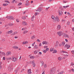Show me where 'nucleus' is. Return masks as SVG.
Listing matches in <instances>:
<instances>
[{
    "instance_id": "1",
    "label": "nucleus",
    "mask_w": 74,
    "mask_h": 74,
    "mask_svg": "<svg viewBox=\"0 0 74 74\" xmlns=\"http://www.w3.org/2000/svg\"><path fill=\"white\" fill-rule=\"evenodd\" d=\"M51 18L53 19V22H56L57 21L59 22V19L58 16H56V17H55L54 16H51Z\"/></svg>"
},
{
    "instance_id": "2",
    "label": "nucleus",
    "mask_w": 74,
    "mask_h": 74,
    "mask_svg": "<svg viewBox=\"0 0 74 74\" xmlns=\"http://www.w3.org/2000/svg\"><path fill=\"white\" fill-rule=\"evenodd\" d=\"M55 73V68H51L50 70V74H53Z\"/></svg>"
},
{
    "instance_id": "3",
    "label": "nucleus",
    "mask_w": 74,
    "mask_h": 74,
    "mask_svg": "<svg viewBox=\"0 0 74 74\" xmlns=\"http://www.w3.org/2000/svg\"><path fill=\"white\" fill-rule=\"evenodd\" d=\"M6 18H8V19H12V20L14 19V18L11 16H9L8 17L7 16L6 17Z\"/></svg>"
},
{
    "instance_id": "4",
    "label": "nucleus",
    "mask_w": 74,
    "mask_h": 74,
    "mask_svg": "<svg viewBox=\"0 0 74 74\" xmlns=\"http://www.w3.org/2000/svg\"><path fill=\"white\" fill-rule=\"evenodd\" d=\"M42 10V8L39 7L38 8V9L36 10V11L41 12Z\"/></svg>"
},
{
    "instance_id": "5",
    "label": "nucleus",
    "mask_w": 74,
    "mask_h": 74,
    "mask_svg": "<svg viewBox=\"0 0 74 74\" xmlns=\"http://www.w3.org/2000/svg\"><path fill=\"white\" fill-rule=\"evenodd\" d=\"M58 12L59 13V15L60 16H61L63 14V12H62V11L60 10H58Z\"/></svg>"
},
{
    "instance_id": "6",
    "label": "nucleus",
    "mask_w": 74,
    "mask_h": 74,
    "mask_svg": "<svg viewBox=\"0 0 74 74\" xmlns=\"http://www.w3.org/2000/svg\"><path fill=\"white\" fill-rule=\"evenodd\" d=\"M58 35H59V36H61L62 34H63V33H62V32H58L57 33Z\"/></svg>"
},
{
    "instance_id": "7",
    "label": "nucleus",
    "mask_w": 74,
    "mask_h": 74,
    "mask_svg": "<svg viewBox=\"0 0 74 74\" xmlns=\"http://www.w3.org/2000/svg\"><path fill=\"white\" fill-rule=\"evenodd\" d=\"M32 66L34 67H36V64H35V61L34 60H33L32 61Z\"/></svg>"
},
{
    "instance_id": "8",
    "label": "nucleus",
    "mask_w": 74,
    "mask_h": 74,
    "mask_svg": "<svg viewBox=\"0 0 74 74\" xmlns=\"http://www.w3.org/2000/svg\"><path fill=\"white\" fill-rule=\"evenodd\" d=\"M58 45H59V42L57 41L56 42V43L55 45V48H58Z\"/></svg>"
},
{
    "instance_id": "9",
    "label": "nucleus",
    "mask_w": 74,
    "mask_h": 74,
    "mask_svg": "<svg viewBox=\"0 0 74 74\" xmlns=\"http://www.w3.org/2000/svg\"><path fill=\"white\" fill-rule=\"evenodd\" d=\"M12 60V61H13V62H16V61L18 60V59L16 58H13Z\"/></svg>"
},
{
    "instance_id": "10",
    "label": "nucleus",
    "mask_w": 74,
    "mask_h": 74,
    "mask_svg": "<svg viewBox=\"0 0 74 74\" xmlns=\"http://www.w3.org/2000/svg\"><path fill=\"white\" fill-rule=\"evenodd\" d=\"M13 32V31L12 30L9 31L8 32H6L7 34H11V33H12Z\"/></svg>"
},
{
    "instance_id": "11",
    "label": "nucleus",
    "mask_w": 74,
    "mask_h": 74,
    "mask_svg": "<svg viewBox=\"0 0 74 74\" xmlns=\"http://www.w3.org/2000/svg\"><path fill=\"white\" fill-rule=\"evenodd\" d=\"M23 25H24L25 26H26L27 25V23H26V22L25 21H23L22 22Z\"/></svg>"
},
{
    "instance_id": "12",
    "label": "nucleus",
    "mask_w": 74,
    "mask_h": 74,
    "mask_svg": "<svg viewBox=\"0 0 74 74\" xmlns=\"http://www.w3.org/2000/svg\"><path fill=\"white\" fill-rule=\"evenodd\" d=\"M19 69H20V68L18 67L17 69H16L15 70V71L16 73L19 70Z\"/></svg>"
},
{
    "instance_id": "13",
    "label": "nucleus",
    "mask_w": 74,
    "mask_h": 74,
    "mask_svg": "<svg viewBox=\"0 0 74 74\" xmlns=\"http://www.w3.org/2000/svg\"><path fill=\"white\" fill-rule=\"evenodd\" d=\"M28 73L29 74H32V72H31V69H29L28 70Z\"/></svg>"
},
{
    "instance_id": "14",
    "label": "nucleus",
    "mask_w": 74,
    "mask_h": 74,
    "mask_svg": "<svg viewBox=\"0 0 74 74\" xmlns=\"http://www.w3.org/2000/svg\"><path fill=\"white\" fill-rule=\"evenodd\" d=\"M64 37H67V38H69V36L68 34H65L64 35Z\"/></svg>"
},
{
    "instance_id": "15",
    "label": "nucleus",
    "mask_w": 74,
    "mask_h": 74,
    "mask_svg": "<svg viewBox=\"0 0 74 74\" xmlns=\"http://www.w3.org/2000/svg\"><path fill=\"white\" fill-rule=\"evenodd\" d=\"M13 48H14V49H18V47L17 46H14V47H12Z\"/></svg>"
},
{
    "instance_id": "16",
    "label": "nucleus",
    "mask_w": 74,
    "mask_h": 74,
    "mask_svg": "<svg viewBox=\"0 0 74 74\" xmlns=\"http://www.w3.org/2000/svg\"><path fill=\"white\" fill-rule=\"evenodd\" d=\"M61 28V27L60 26V25H58L57 26V29L58 30H59Z\"/></svg>"
},
{
    "instance_id": "17",
    "label": "nucleus",
    "mask_w": 74,
    "mask_h": 74,
    "mask_svg": "<svg viewBox=\"0 0 74 74\" xmlns=\"http://www.w3.org/2000/svg\"><path fill=\"white\" fill-rule=\"evenodd\" d=\"M41 64V66H43L44 65V62L43 61H41L40 62Z\"/></svg>"
},
{
    "instance_id": "18",
    "label": "nucleus",
    "mask_w": 74,
    "mask_h": 74,
    "mask_svg": "<svg viewBox=\"0 0 74 74\" xmlns=\"http://www.w3.org/2000/svg\"><path fill=\"white\" fill-rule=\"evenodd\" d=\"M36 37V36L34 35H33L31 37V38L32 40L34 39V38Z\"/></svg>"
},
{
    "instance_id": "19",
    "label": "nucleus",
    "mask_w": 74,
    "mask_h": 74,
    "mask_svg": "<svg viewBox=\"0 0 74 74\" xmlns=\"http://www.w3.org/2000/svg\"><path fill=\"white\" fill-rule=\"evenodd\" d=\"M57 53V51H56V49H55L54 51H53L52 52L53 53Z\"/></svg>"
},
{
    "instance_id": "20",
    "label": "nucleus",
    "mask_w": 74,
    "mask_h": 74,
    "mask_svg": "<svg viewBox=\"0 0 74 74\" xmlns=\"http://www.w3.org/2000/svg\"><path fill=\"white\" fill-rule=\"evenodd\" d=\"M70 47V45H68V44H66V45H65V46L64 47V48H66V47Z\"/></svg>"
},
{
    "instance_id": "21",
    "label": "nucleus",
    "mask_w": 74,
    "mask_h": 74,
    "mask_svg": "<svg viewBox=\"0 0 74 74\" xmlns=\"http://www.w3.org/2000/svg\"><path fill=\"white\" fill-rule=\"evenodd\" d=\"M0 19H1V21H5V19L3 18H0Z\"/></svg>"
},
{
    "instance_id": "22",
    "label": "nucleus",
    "mask_w": 74,
    "mask_h": 74,
    "mask_svg": "<svg viewBox=\"0 0 74 74\" xmlns=\"http://www.w3.org/2000/svg\"><path fill=\"white\" fill-rule=\"evenodd\" d=\"M11 53L10 51H8L7 53H6V55H10Z\"/></svg>"
},
{
    "instance_id": "23",
    "label": "nucleus",
    "mask_w": 74,
    "mask_h": 74,
    "mask_svg": "<svg viewBox=\"0 0 74 74\" xmlns=\"http://www.w3.org/2000/svg\"><path fill=\"white\" fill-rule=\"evenodd\" d=\"M54 51V48H51L50 49V52H52V51Z\"/></svg>"
},
{
    "instance_id": "24",
    "label": "nucleus",
    "mask_w": 74,
    "mask_h": 74,
    "mask_svg": "<svg viewBox=\"0 0 74 74\" xmlns=\"http://www.w3.org/2000/svg\"><path fill=\"white\" fill-rule=\"evenodd\" d=\"M27 32H28V31L25 30L23 32V34H25V33H27Z\"/></svg>"
},
{
    "instance_id": "25",
    "label": "nucleus",
    "mask_w": 74,
    "mask_h": 74,
    "mask_svg": "<svg viewBox=\"0 0 74 74\" xmlns=\"http://www.w3.org/2000/svg\"><path fill=\"white\" fill-rule=\"evenodd\" d=\"M34 48H35V49H38V47L37 45H35Z\"/></svg>"
},
{
    "instance_id": "26",
    "label": "nucleus",
    "mask_w": 74,
    "mask_h": 74,
    "mask_svg": "<svg viewBox=\"0 0 74 74\" xmlns=\"http://www.w3.org/2000/svg\"><path fill=\"white\" fill-rule=\"evenodd\" d=\"M22 19H26V17L25 16H23L21 17Z\"/></svg>"
},
{
    "instance_id": "27",
    "label": "nucleus",
    "mask_w": 74,
    "mask_h": 74,
    "mask_svg": "<svg viewBox=\"0 0 74 74\" xmlns=\"http://www.w3.org/2000/svg\"><path fill=\"white\" fill-rule=\"evenodd\" d=\"M8 25L9 26H13V24H8Z\"/></svg>"
},
{
    "instance_id": "28",
    "label": "nucleus",
    "mask_w": 74,
    "mask_h": 74,
    "mask_svg": "<svg viewBox=\"0 0 74 74\" xmlns=\"http://www.w3.org/2000/svg\"><path fill=\"white\" fill-rule=\"evenodd\" d=\"M30 59H34V56H32L30 57Z\"/></svg>"
},
{
    "instance_id": "29",
    "label": "nucleus",
    "mask_w": 74,
    "mask_h": 74,
    "mask_svg": "<svg viewBox=\"0 0 74 74\" xmlns=\"http://www.w3.org/2000/svg\"><path fill=\"white\" fill-rule=\"evenodd\" d=\"M64 44H65V43L64 42H62V45L63 46H64Z\"/></svg>"
},
{
    "instance_id": "30",
    "label": "nucleus",
    "mask_w": 74,
    "mask_h": 74,
    "mask_svg": "<svg viewBox=\"0 0 74 74\" xmlns=\"http://www.w3.org/2000/svg\"><path fill=\"white\" fill-rule=\"evenodd\" d=\"M7 60H11V59H12V58H11L10 57V58H7Z\"/></svg>"
},
{
    "instance_id": "31",
    "label": "nucleus",
    "mask_w": 74,
    "mask_h": 74,
    "mask_svg": "<svg viewBox=\"0 0 74 74\" xmlns=\"http://www.w3.org/2000/svg\"><path fill=\"white\" fill-rule=\"evenodd\" d=\"M38 52V51L36 50L34 51V53H37Z\"/></svg>"
},
{
    "instance_id": "32",
    "label": "nucleus",
    "mask_w": 74,
    "mask_h": 74,
    "mask_svg": "<svg viewBox=\"0 0 74 74\" xmlns=\"http://www.w3.org/2000/svg\"><path fill=\"white\" fill-rule=\"evenodd\" d=\"M63 73H64V71H62L60 72L59 73L60 74H63Z\"/></svg>"
},
{
    "instance_id": "33",
    "label": "nucleus",
    "mask_w": 74,
    "mask_h": 74,
    "mask_svg": "<svg viewBox=\"0 0 74 74\" xmlns=\"http://www.w3.org/2000/svg\"><path fill=\"white\" fill-rule=\"evenodd\" d=\"M18 33V32H15L13 34V35H14V34H17Z\"/></svg>"
},
{
    "instance_id": "34",
    "label": "nucleus",
    "mask_w": 74,
    "mask_h": 74,
    "mask_svg": "<svg viewBox=\"0 0 74 74\" xmlns=\"http://www.w3.org/2000/svg\"><path fill=\"white\" fill-rule=\"evenodd\" d=\"M5 41V39L4 38H2V41Z\"/></svg>"
},
{
    "instance_id": "35",
    "label": "nucleus",
    "mask_w": 74,
    "mask_h": 74,
    "mask_svg": "<svg viewBox=\"0 0 74 74\" xmlns=\"http://www.w3.org/2000/svg\"><path fill=\"white\" fill-rule=\"evenodd\" d=\"M45 44H47V45H48V44H49V42H48L46 41V43Z\"/></svg>"
},
{
    "instance_id": "36",
    "label": "nucleus",
    "mask_w": 74,
    "mask_h": 74,
    "mask_svg": "<svg viewBox=\"0 0 74 74\" xmlns=\"http://www.w3.org/2000/svg\"><path fill=\"white\" fill-rule=\"evenodd\" d=\"M46 41H44L42 42V43L43 44H45Z\"/></svg>"
},
{
    "instance_id": "37",
    "label": "nucleus",
    "mask_w": 74,
    "mask_h": 74,
    "mask_svg": "<svg viewBox=\"0 0 74 74\" xmlns=\"http://www.w3.org/2000/svg\"><path fill=\"white\" fill-rule=\"evenodd\" d=\"M21 4H22V3H19L18 4V6H19L20 5H21Z\"/></svg>"
},
{
    "instance_id": "38",
    "label": "nucleus",
    "mask_w": 74,
    "mask_h": 74,
    "mask_svg": "<svg viewBox=\"0 0 74 74\" xmlns=\"http://www.w3.org/2000/svg\"><path fill=\"white\" fill-rule=\"evenodd\" d=\"M58 59L59 60H62V59L61 58H60V57H58Z\"/></svg>"
},
{
    "instance_id": "39",
    "label": "nucleus",
    "mask_w": 74,
    "mask_h": 74,
    "mask_svg": "<svg viewBox=\"0 0 74 74\" xmlns=\"http://www.w3.org/2000/svg\"><path fill=\"white\" fill-rule=\"evenodd\" d=\"M63 3H67V1H65L64 0H63Z\"/></svg>"
},
{
    "instance_id": "40",
    "label": "nucleus",
    "mask_w": 74,
    "mask_h": 74,
    "mask_svg": "<svg viewBox=\"0 0 74 74\" xmlns=\"http://www.w3.org/2000/svg\"><path fill=\"white\" fill-rule=\"evenodd\" d=\"M16 21L17 22H19V20L18 19H16Z\"/></svg>"
},
{
    "instance_id": "41",
    "label": "nucleus",
    "mask_w": 74,
    "mask_h": 74,
    "mask_svg": "<svg viewBox=\"0 0 74 74\" xmlns=\"http://www.w3.org/2000/svg\"><path fill=\"white\" fill-rule=\"evenodd\" d=\"M71 66H73V65H74V63L73 62H71Z\"/></svg>"
},
{
    "instance_id": "42",
    "label": "nucleus",
    "mask_w": 74,
    "mask_h": 74,
    "mask_svg": "<svg viewBox=\"0 0 74 74\" xmlns=\"http://www.w3.org/2000/svg\"><path fill=\"white\" fill-rule=\"evenodd\" d=\"M43 51L44 53H46V52H47V51L45 50H44V51Z\"/></svg>"
},
{
    "instance_id": "43",
    "label": "nucleus",
    "mask_w": 74,
    "mask_h": 74,
    "mask_svg": "<svg viewBox=\"0 0 74 74\" xmlns=\"http://www.w3.org/2000/svg\"><path fill=\"white\" fill-rule=\"evenodd\" d=\"M71 52H72V53H73V54L74 55V51H71Z\"/></svg>"
},
{
    "instance_id": "44",
    "label": "nucleus",
    "mask_w": 74,
    "mask_h": 74,
    "mask_svg": "<svg viewBox=\"0 0 74 74\" xmlns=\"http://www.w3.org/2000/svg\"><path fill=\"white\" fill-rule=\"evenodd\" d=\"M23 44H26V42H23L22 43Z\"/></svg>"
},
{
    "instance_id": "45",
    "label": "nucleus",
    "mask_w": 74,
    "mask_h": 74,
    "mask_svg": "<svg viewBox=\"0 0 74 74\" xmlns=\"http://www.w3.org/2000/svg\"><path fill=\"white\" fill-rule=\"evenodd\" d=\"M14 1H15V0H13V1H12V3H14Z\"/></svg>"
},
{
    "instance_id": "46",
    "label": "nucleus",
    "mask_w": 74,
    "mask_h": 74,
    "mask_svg": "<svg viewBox=\"0 0 74 74\" xmlns=\"http://www.w3.org/2000/svg\"><path fill=\"white\" fill-rule=\"evenodd\" d=\"M67 25H70V22H68L67 23Z\"/></svg>"
},
{
    "instance_id": "47",
    "label": "nucleus",
    "mask_w": 74,
    "mask_h": 74,
    "mask_svg": "<svg viewBox=\"0 0 74 74\" xmlns=\"http://www.w3.org/2000/svg\"><path fill=\"white\" fill-rule=\"evenodd\" d=\"M38 55H42V53L41 52H39Z\"/></svg>"
},
{
    "instance_id": "48",
    "label": "nucleus",
    "mask_w": 74,
    "mask_h": 74,
    "mask_svg": "<svg viewBox=\"0 0 74 74\" xmlns=\"http://www.w3.org/2000/svg\"><path fill=\"white\" fill-rule=\"evenodd\" d=\"M62 52L63 53H67V52L64 51H63Z\"/></svg>"
},
{
    "instance_id": "49",
    "label": "nucleus",
    "mask_w": 74,
    "mask_h": 74,
    "mask_svg": "<svg viewBox=\"0 0 74 74\" xmlns=\"http://www.w3.org/2000/svg\"><path fill=\"white\" fill-rule=\"evenodd\" d=\"M3 60H5V57H4L3 58Z\"/></svg>"
},
{
    "instance_id": "50",
    "label": "nucleus",
    "mask_w": 74,
    "mask_h": 74,
    "mask_svg": "<svg viewBox=\"0 0 74 74\" xmlns=\"http://www.w3.org/2000/svg\"><path fill=\"white\" fill-rule=\"evenodd\" d=\"M3 6H6L7 5L5 4H3Z\"/></svg>"
},
{
    "instance_id": "51",
    "label": "nucleus",
    "mask_w": 74,
    "mask_h": 74,
    "mask_svg": "<svg viewBox=\"0 0 74 74\" xmlns=\"http://www.w3.org/2000/svg\"><path fill=\"white\" fill-rule=\"evenodd\" d=\"M44 67H45V68H46V67H47V65H46V64L44 65Z\"/></svg>"
},
{
    "instance_id": "52",
    "label": "nucleus",
    "mask_w": 74,
    "mask_h": 74,
    "mask_svg": "<svg viewBox=\"0 0 74 74\" xmlns=\"http://www.w3.org/2000/svg\"><path fill=\"white\" fill-rule=\"evenodd\" d=\"M26 3H29V0H27L26 1Z\"/></svg>"
},
{
    "instance_id": "53",
    "label": "nucleus",
    "mask_w": 74,
    "mask_h": 74,
    "mask_svg": "<svg viewBox=\"0 0 74 74\" xmlns=\"http://www.w3.org/2000/svg\"><path fill=\"white\" fill-rule=\"evenodd\" d=\"M61 10H62V11H63L64 10V9H63V8H61Z\"/></svg>"
},
{
    "instance_id": "54",
    "label": "nucleus",
    "mask_w": 74,
    "mask_h": 74,
    "mask_svg": "<svg viewBox=\"0 0 74 74\" xmlns=\"http://www.w3.org/2000/svg\"><path fill=\"white\" fill-rule=\"evenodd\" d=\"M25 5H29V3H27L25 4Z\"/></svg>"
},
{
    "instance_id": "55",
    "label": "nucleus",
    "mask_w": 74,
    "mask_h": 74,
    "mask_svg": "<svg viewBox=\"0 0 74 74\" xmlns=\"http://www.w3.org/2000/svg\"><path fill=\"white\" fill-rule=\"evenodd\" d=\"M37 41H38V42H40V40L39 39H37Z\"/></svg>"
},
{
    "instance_id": "56",
    "label": "nucleus",
    "mask_w": 74,
    "mask_h": 74,
    "mask_svg": "<svg viewBox=\"0 0 74 74\" xmlns=\"http://www.w3.org/2000/svg\"><path fill=\"white\" fill-rule=\"evenodd\" d=\"M42 46V45H41V43H40L39 45V47H41Z\"/></svg>"
},
{
    "instance_id": "57",
    "label": "nucleus",
    "mask_w": 74,
    "mask_h": 74,
    "mask_svg": "<svg viewBox=\"0 0 74 74\" xmlns=\"http://www.w3.org/2000/svg\"><path fill=\"white\" fill-rule=\"evenodd\" d=\"M5 2H6V3H9V1H5Z\"/></svg>"
},
{
    "instance_id": "58",
    "label": "nucleus",
    "mask_w": 74,
    "mask_h": 74,
    "mask_svg": "<svg viewBox=\"0 0 74 74\" xmlns=\"http://www.w3.org/2000/svg\"><path fill=\"white\" fill-rule=\"evenodd\" d=\"M46 50L47 51H49V48H47L46 49Z\"/></svg>"
},
{
    "instance_id": "59",
    "label": "nucleus",
    "mask_w": 74,
    "mask_h": 74,
    "mask_svg": "<svg viewBox=\"0 0 74 74\" xmlns=\"http://www.w3.org/2000/svg\"><path fill=\"white\" fill-rule=\"evenodd\" d=\"M62 46V45L61 44H59V47H61V46Z\"/></svg>"
},
{
    "instance_id": "60",
    "label": "nucleus",
    "mask_w": 74,
    "mask_h": 74,
    "mask_svg": "<svg viewBox=\"0 0 74 74\" xmlns=\"http://www.w3.org/2000/svg\"><path fill=\"white\" fill-rule=\"evenodd\" d=\"M37 14H38V12L36 13L35 14V16H36V15H37Z\"/></svg>"
},
{
    "instance_id": "61",
    "label": "nucleus",
    "mask_w": 74,
    "mask_h": 74,
    "mask_svg": "<svg viewBox=\"0 0 74 74\" xmlns=\"http://www.w3.org/2000/svg\"><path fill=\"white\" fill-rule=\"evenodd\" d=\"M34 16H33L32 18L31 19H34Z\"/></svg>"
},
{
    "instance_id": "62",
    "label": "nucleus",
    "mask_w": 74,
    "mask_h": 74,
    "mask_svg": "<svg viewBox=\"0 0 74 74\" xmlns=\"http://www.w3.org/2000/svg\"><path fill=\"white\" fill-rule=\"evenodd\" d=\"M71 70L72 71H73V72H74V69H71Z\"/></svg>"
},
{
    "instance_id": "63",
    "label": "nucleus",
    "mask_w": 74,
    "mask_h": 74,
    "mask_svg": "<svg viewBox=\"0 0 74 74\" xmlns=\"http://www.w3.org/2000/svg\"><path fill=\"white\" fill-rule=\"evenodd\" d=\"M65 41L66 42H68V40L66 39H65Z\"/></svg>"
},
{
    "instance_id": "64",
    "label": "nucleus",
    "mask_w": 74,
    "mask_h": 74,
    "mask_svg": "<svg viewBox=\"0 0 74 74\" xmlns=\"http://www.w3.org/2000/svg\"><path fill=\"white\" fill-rule=\"evenodd\" d=\"M28 42L27 41H25V43L26 44H28Z\"/></svg>"
}]
</instances>
